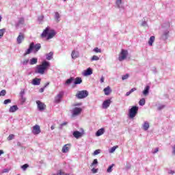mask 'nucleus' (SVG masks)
I'll return each instance as SVG.
<instances>
[{
    "instance_id": "nucleus-25",
    "label": "nucleus",
    "mask_w": 175,
    "mask_h": 175,
    "mask_svg": "<svg viewBox=\"0 0 175 175\" xmlns=\"http://www.w3.org/2000/svg\"><path fill=\"white\" fill-rule=\"evenodd\" d=\"M81 83H83V80L80 77H77L74 80V84L75 85H77V84H81Z\"/></svg>"
},
{
    "instance_id": "nucleus-59",
    "label": "nucleus",
    "mask_w": 175,
    "mask_h": 175,
    "mask_svg": "<svg viewBox=\"0 0 175 175\" xmlns=\"http://www.w3.org/2000/svg\"><path fill=\"white\" fill-rule=\"evenodd\" d=\"M49 85H50V83H49V82H47V83L44 85V88L46 89L47 87H49Z\"/></svg>"
},
{
    "instance_id": "nucleus-62",
    "label": "nucleus",
    "mask_w": 175,
    "mask_h": 175,
    "mask_svg": "<svg viewBox=\"0 0 175 175\" xmlns=\"http://www.w3.org/2000/svg\"><path fill=\"white\" fill-rule=\"evenodd\" d=\"M134 91H136V88H132L131 90H130V92H134Z\"/></svg>"
},
{
    "instance_id": "nucleus-42",
    "label": "nucleus",
    "mask_w": 175,
    "mask_h": 175,
    "mask_svg": "<svg viewBox=\"0 0 175 175\" xmlns=\"http://www.w3.org/2000/svg\"><path fill=\"white\" fill-rule=\"evenodd\" d=\"M28 62H29V59H25L23 62H22V64L25 66V65H28Z\"/></svg>"
},
{
    "instance_id": "nucleus-58",
    "label": "nucleus",
    "mask_w": 175,
    "mask_h": 175,
    "mask_svg": "<svg viewBox=\"0 0 175 175\" xmlns=\"http://www.w3.org/2000/svg\"><path fill=\"white\" fill-rule=\"evenodd\" d=\"M100 81V83H105V77H101Z\"/></svg>"
},
{
    "instance_id": "nucleus-44",
    "label": "nucleus",
    "mask_w": 175,
    "mask_h": 175,
    "mask_svg": "<svg viewBox=\"0 0 175 175\" xmlns=\"http://www.w3.org/2000/svg\"><path fill=\"white\" fill-rule=\"evenodd\" d=\"M20 96H24L25 95V90L24 89H22L19 94Z\"/></svg>"
},
{
    "instance_id": "nucleus-3",
    "label": "nucleus",
    "mask_w": 175,
    "mask_h": 175,
    "mask_svg": "<svg viewBox=\"0 0 175 175\" xmlns=\"http://www.w3.org/2000/svg\"><path fill=\"white\" fill-rule=\"evenodd\" d=\"M137 111H139V107L133 106L129 110V118H135L136 117V114H137Z\"/></svg>"
},
{
    "instance_id": "nucleus-35",
    "label": "nucleus",
    "mask_w": 175,
    "mask_h": 175,
    "mask_svg": "<svg viewBox=\"0 0 175 175\" xmlns=\"http://www.w3.org/2000/svg\"><path fill=\"white\" fill-rule=\"evenodd\" d=\"M98 165V159H94L93 162L91 164V167H96V165Z\"/></svg>"
},
{
    "instance_id": "nucleus-6",
    "label": "nucleus",
    "mask_w": 175,
    "mask_h": 175,
    "mask_svg": "<svg viewBox=\"0 0 175 175\" xmlns=\"http://www.w3.org/2000/svg\"><path fill=\"white\" fill-rule=\"evenodd\" d=\"M25 23V18L24 17H20L18 18V21L15 23L16 28H21Z\"/></svg>"
},
{
    "instance_id": "nucleus-63",
    "label": "nucleus",
    "mask_w": 175,
    "mask_h": 175,
    "mask_svg": "<svg viewBox=\"0 0 175 175\" xmlns=\"http://www.w3.org/2000/svg\"><path fill=\"white\" fill-rule=\"evenodd\" d=\"M16 146H18V147H21V142H17Z\"/></svg>"
},
{
    "instance_id": "nucleus-24",
    "label": "nucleus",
    "mask_w": 175,
    "mask_h": 175,
    "mask_svg": "<svg viewBox=\"0 0 175 175\" xmlns=\"http://www.w3.org/2000/svg\"><path fill=\"white\" fill-rule=\"evenodd\" d=\"M53 55H54V53L50 52L46 55V59L48 61H51V59H53Z\"/></svg>"
},
{
    "instance_id": "nucleus-17",
    "label": "nucleus",
    "mask_w": 175,
    "mask_h": 175,
    "mask_svg": "<svg viewBox=\"0 0 175 175\" xmlns=\"http://www.w3.org/2000/svg\"><path fill=\"white\" fill-rule=\"evenodd\" d=\"M40 81H42L41 79L39 78H35L32 80V84L33 85H40Z\"/></svg>"
},
{
    "instance_id": "nucleus-41",
    "label": "nucleus",
    "mask_w": 175,
    "mask_h": 175,
    "mask_svg": "<svg viewBox=\"0 0 175 175\" xmlns=\"http://www.w3.org/2000/svg\"><path fill=\"white\" fill-rule=\"evenodd\" d=\"M93 51H94V53H102V50L98 47L94 48Z\"/></svg>"
},
{
    "instance_id": "nucleus-5",
    "label": "nucleus",
    "mask_w": 175,
    "mask_h": 175,
    "mask_svg": "<svg viewBox=\"0 0 175 175\" xmlns=\"http://www.w3.org/2000/svg\"><path fill=\"white\" fill-rule=\"evenodd\" d=\"M126 57H128V51L125 49H122L118 57L119 61L121 62L124 61V59H126Z\"/></svg>"
},
{
    "instance_id": "nucleus-46",
    "label": "nucleus",
    "mask_w": 175,
    "mask_h": 175,
    "mask_svg": "<svg viewBox=\"0 0 175 175\" xmlns=\"http://www.w3.org/2000/svg\"><path fill=\"white\" fill-rule=\"evenodd\" d=\"M65 125H68V122H64L62 123V124H60V126H59V129H62V128H63L64 126H65Z\"/></svg>"
},
{
    "instance_id": "nucleus-11",
    "label": "nucleus",
    "mask_w": 175,
    "mask_h": 175,
    "mask_svg": "<svg viewBox=\"0 0 175 175\" xmlns=\"http://www.w3.org/2000/svg\"><path fill=\"white\" fill-rule=\"evenodd\" d=\"M36 104L38 106V109L40 111H43V110H44V107H46V105H44V103L40 102V100H37Z\"/></svg>"
},
{
    "instance_id": "nucleus-53",
    "label": "nucleus",
    "mask_w": 175,
    "mask_h": 175,
    "mask_svg": "<svg viewBox=\"0 0 175 175\" xmlns=\"http://www.w3.org/2000/svg\"><path fill=\"white\" fill-rule=\"evenodd\" d=\"M162 109H165V105H160L158 107V110H162Z\"/></svg>"
},
{
    "instance_id": "nucleus-8",
    "label": "nucleus",
    "mask_w": 175,
    "mask_h": 175,
    "mask_svg": "<svg viewBox=\"0 0 175 175\" xmlns=\"http://www.w3.org/2000/svg\"><path fill=\"white\" fill-rule=\"evenodd\" d=\"M84 135V129H81V132L79 131H75L72 133V135L75 137V139H80Z\"/></svg>"
},
{
    "instance_id": "nucleus-56",
    "label": "nucleus",
    "mask_w": 175,
    "mask_h": 175,
    "mask_svg": "<svg viewBox=\"0 0 175 175\" xmlns=\"http://www.w3.org/2000/svg\"><path fill=\"white\" fill-rule=\"evenodd\" d=\"M43 18H44V16H40L38 17V21H43Z\"/></svg>"
},
{
    "instance_id": "nucleus-27",
    "label": "nucleus",
    "mask_w": 175,
    "mask_h": 175,
    "mask_svg": "<svg viewBox=\"0 0 175 175\" xmlns=\"http://www.w3.org/2000/svg\"><path fill=\"white\" fill-rule=\"evenodd\" d=\"M142 126L144 130L148 131V128H150V123H148V122H144Z\"/></svg>"
},
{
    "instance_id": "nucleus-13",
    "label": "nucleus",
    "mask_w": 175,
    "mask_h": 175,
    "mask_svg": "<svg viewBox=\"0 0 175 175\" xmlns=\"http://www.w3.org/2000/svg\"><path fill=\"white\" fill-rule=\"evenodd\" d=\"M32 50H33V42H31L29 44V49H27V51L23 55L24 57H25V55H28V54H31V53H32Z\"/></svg>"
},
{
    "instance_id": "nucleus-55",
    "label": "nucleus",
    "mask_w": 175,
    "mask_h": 175,
    "mask_svg": "<svg viewBox=\"0 0 175 175\" xmlns=\"http://www.w3.org/2000/svg\"><path fill=\"white\" fill-rule=\"evenodd\" d=\"M172 154L175 155V144L172 146Z\"/></svg>"
},
{
    "instance_id": "nucleus-38",
    "label": "nucleus",
    "mask_w": 175,
    "mask_h": 175,
    "mask_svg": "<svg viewBox=\"0 0 175 175\" xmlns=\"http://www.w3.org/2000/svg\"><path fill=\"white\" fill-rule=\"evenodd\" d=\"M91 61H99V57L93 55V57L91 58Z\"/></svg>"
},
{
    "instance_id": "nucleus-10",
    "label": "nucleus",
    "mask_w": 175,
    "mask_h": 175,
    "mask_svg": "<svg viewBox=\"0 0 175 175\" xmlns=\"http://www.w3.org/2000/svg\"><path fill=\"white\" fill-rule=\"evenodd\" d=\"M40 132L41 131L40 125L36 124L34 126H33L32 133H33L34 135H39Z\"/></svg>"
},
{
    "instance_id": "nucleus-12",
    "label": "nucleus",
    "mask_w": 175,
    "mask_h": 175,
    "mask_svg": "<svg viewBox=\"0 0 175 175\" xmlns=\"http://www.w3.org/2000/svg\"><path fill=\"white\" fill-rule=\"evenodd\" d=\"M110 105H111V99L104 100V102L103 103V109H107L110 107Z\"/></svg>"
},
{
    "instance_id": "nucleus-32",
    "label": "nucleus",
    "mask_w": 175,
    "mask_h": 175,
    "mask_svg": "<svg viewBox=\"0 0 175 175\" xmlns=\"http://www.w3.org/2000/svg\"><path fill=\"white\" fill-rule=\"evenodd\" d=\"M59 18H61V16L59 15V13L55 12V20H56L57 23H59V21H60Z\"/></svg>"
},
{
    "instance_id": "nucleus-33",
    "label": "nucleus",
    "mask_w": 175,
    "mask_h": 175,
    "mask_svg": "<svg viewBox=\"0 0 175 175\" xmlns=\"http://www.w3.org/2000/svg\"><path fill=\"white\" fill-rule=\"evenodd\" d=\"M139 106H144L146 105V98H142L139 101Z\"/></svg>"
},
{
    "instance_id": "nucleus-57",
    "label": "nucleus",
    "mask_w": 175,
    "mask_h": 175,
    "mask_svg": "<svg viewBox=\"0 0 175 175\" xmlns=\"http://www.w3.org/2000/svg\"><path fill=\"white\" fill-rule=\"evenodd\" d=\"M2 173H9V169L3 170Z\"/></svg>"
},
{
    "instance_id": "nucleus-9",
    "label": "nucleus",
    "mask_w": 175,
    "mask_h": 175,
    "mask_svg": "<svg viewBox=\"0 0 175 175\" xmlns=\"http://www.w3.org/2000/svg\"><path fill=\"white\" fill-rule=\"evenodd\" d=\"M64 96V92H59V94L55 97V103H59Z\"/></svg>"
},
{
    "instance_id": "nucleus-36",
    "label": "nucleus",
    "mask_w": 175,
    "mask_h": 175,
    "mask_svg": "<svg viewBox=\"0 0 175 175\" xmlns=\"http://www.w3.org/2000/svg\"><path fill=\"white\" fill-rule=\"evenodd\" d=\"M20 98H21V102L22 105H23V103H25V101L27 100V98H25V96H20Z\"/></svg>"
},
{
    "instance_id": "nucleus-34",
    "label": "nucleus",
    "mask_w": 175,
    "mask_h": 175,
    "mask_svg": "<svg viewBox=\"0 0 175 175\" xmlns=\"http://www.w3.org/2000/svg\"><path fill=\"white\" fill-rule=\"evenodd\" d=\"M114 167V164H112L109 166V167L107 170V173H111L113 172V167Z\"/></svg>"
},
{
    "instance_id": "nucleus-7",
    "label": "nucleus",
    "mask_w": 175,
    "mask_h": 175,
    "mask_svg": "<svg viewBox=\"0 0 175 175\" xmlns=\"http://www.w3.org/2000/svg\"><path fill=\"white\" fill-rule=\"evenodd\" d=\"M81 111H83V109L80 107L74 108L72 111V117H76V116L81 114Z\"/></svg>"
},
{
    "instance_id": "nucleus-52",
    "label": "nucleus",
    "mask_w": 175,
    "mask_h": 175,
    "mask_svg": "<svg viewBox=\"0 0 175 175\" xmlns=\"http://www.w3.org/2000/svg\"><path fill=\"white\" fill-rule=\"evenodd\" d=\"M167 173H168V174L173 175V174H174L175 172L173 171L172 170H168Z\"/></svg>"
},
{
    "instance_id": "nucleus-16",
    "label": "nucleus",
    "mask_w": 175,
    "mask_h": 175,
    "mask_svg": "<svg viewBox=\"0 0 175 175\" xmlns=\"http://www.w3.org/2000/svg\"><path fill=\"white\" fill-rule=\"evenodd\" d=\"M92 73V68H88L83 72V76H91Z\"/></svg>"
},
{
    "instance_id": "nucleus-14",
    "label": "nucleus",
    "mask_w": 175,
    "mask_h": 175,
    "mask_svg": "<svg viewBox=\"0 0 175 175\" xmlns=\"http://www.w3.org/2000/svg\"><path fill=\"white\" fill-rule=\"evenodd\" d=\"M16 40H17L18 44H21V43L24 40V34H23L22 33H20L18 36L16 38Z\"/></svg>"
},
{
    "instance_id": "nucleus-26",
    "label": "nucleus",
    "mask_w": 175,
    "mask_h": 175,
    "mask_svg": "<svg viewBox=\"0 0 175 175\" xmlns=\"http://www.w3.org/2000/svg\"><path fill=\"white\" fill-rule=\"evenodd\" d=\"M36 64H38V58L33 57L30 59V62H29L30 65H36Z\"/></svg>"
},
{
    "instance_id": "nucleus-51",
    "label": "nucleus",
    "mask_w": 175,
    "mask_h": 175,
    "mask_svg": "<svg viewBox=\"0 0 175 175\" xmlns=\"http://www.w3.org/2000/svg\"><path fill=\"white\" fill-rule=\"evenodd\" d=\"M141 25L142 27H147V22L146 21H142Z\"/></svg>"
},
{
    "instance_id": "nucleus-23",
    "label": "nucleus",
    "mask_w": 175,
    "mask_h": 175,
    "mask_svg": "<svg viewBox=\"0 0 175 175\" xmlns=\"http://www.w3.org/2000/svg\"><path fill=\"white\" fill-rule=\"evenodd\" d=\"M17 110H18V107H17V105H13L10 107L9 111L10 113H14L17 111Z\"/></svg>"
},
{
    "instance_id": "nucleus-22",
    "label": "nucleus",
    "mask_w": 175,
    "mask_h": 175,
    "mask_svg": "<svg viewBox=\"0 0 175 175\" xmlns=\"http://www.w3.org/2000/svg\"><path fill=\"white\" fill-rule=\"evenodd\" d=\"M33 50L37 52L39 51V50H40L42 46L40 45V44H36L35 45V43L33 42Z\"/></svg>"
},
{
    "instance_id": "nucleus-20",
    "label": "nucleus",
    "mask_w": 175,
    "mask_h": 175,
    "mask_svg": "<svg viewBox=\"0 0 175 175\" xmlns=\"http://www.w3.org/2000/svg\"><path fill=\"white\" fill-rule=\"evenodd\" d=\"M103 133H105V128H101L96 131V136L97 137L102 136Z\"/></svg>"
},
{
    "instance_id": "nucleus-31",
    "label": "nucleus",
    "mask_w": 175,
    "mask_h": 175,
    "mask_svg": "<svg viewBox=\"0 0 175 175\" xmlns=\"http://www.w3.org/2000/svg\"><path fill=\"white\" fill-rule=\"evenodd\" d=\"M168 36H169V31L165 30L163 33V39H164V40H166Z\"/></svg>"
},
{
    "instance_id": "nucleus-61",
    "label": "nucleus",
    "mask_w": 175,
    "mask_h": 175,
    "mask_svg": "<svg viewBox=\"0 0 175 175\" xmlns=\"http://www.w3.org/2000/svg\"><path fill=\"white\" fill-rule=\"evenodd\" d=\"M132 93L131 92V91H129V92H127L126 93V96H129V95H131Z\"/></svg>"
},
{
    "instance_id": "nucleus-40",
    "label": "nucleus",
    "mask_w": 175,
    "mask_h": 175,
    "mask_svg": "<svg viewBox=\"0 0 175 175\" xmlns=\"http://www.w3.org/2000/svg\"><path fill=\"white\" fill-rule=\"evenodd\" d=\"M129 78V74H126L124 75H122V80H126Z\"/></svg>"
},
{
    "instance_id": "nucleus-48",
    "label": "nucleus",
    "mask_w": 175,
    "mask_h": 175,
    "mask_svg": "<svg viewBox=\"0 0 175 175\" xmlns=\"http://www.w3.org/2000/svg\"><path fill=\"white\" fill-rule=\"evenodd\" d=\"M4 105H8V104H9V103H12V100H10V99H6V100H4Z\"/></svg>"
},
{
    "instance_id": "nucleus-2",
    "label": "nucleus",
    "mask_w": 175,
    "mask_h": 175,
    "mask_svg": "<svg viewBox=\"0 0 175 175\" xmlns=\"http://www.w3.org/2000/svg\"><path fill=\"white\" fill-rule=\"evenodd\" d=\"M55 35H57L55 30L52 29L50 31L49 27H46L42 33L41 38H46L47 36V40H50V39H53Z\"/></svg>"
},
{
    "instance_id": "nucleus-50",
    "label": "nucleus",
    "mask_w": 175,
    "mask_h": 175,
    "mask_svg": "<svg viewBox=\"0 0 175 175\" xmlns=\"http://www.w3.org/2000/svg\"><path fill=\"white\" fill-rule=\"evenodd\" d=\"M158 151H159V148H156L154 150H153L152 151V154H157V152H158Z\"/></svg>"
},
{
    "instance_id": "nucleus-18",
    "label": "nucleus",
    "mask_w": 175,
    "mask_h": 175,
    "mask_svg": "<svg viewBox=\"0 0 175 175\" xmlns=\"http://www.w3.org/2000/svg\"><path fill=\"white\" fill-rule=\"evenodd\" d=\"M70 147V144L64 145L62 148V152H64V154L66 153V152H68Z\"/></svg>"
},
{
    "instance_id": "nucleus-28",
    "label": "nucleus",
    "mask_w": 175,
    "mask_h": 175,
    "mask_svg": "<svg viewBox=\"0 0 175 175\" xmlns=\"http://www.w3.org/2000/svg\"><path fill=\"white\" fill-rule=\"evenodd\" d=\"M155 42V36H150L149 40H148V44L149 46H152V44Z\"/></svg>"
},
{
    "instance_id": "nucleus-60",
    "label": "nucleus",
    "mask_w": 175,
    "mask_h": 175,
    "mask_svg": "<svg viewBox=\"0 0 175 175\" xmlns=\"http://www.w3.org/2000/svg\"><path fill=\"white\" fill-rule=\"evenodd\" d=\"M44 90H45V88L43 87V88H40V92H44Z\"/></svg>"
},
{
    "instance_id": "nucleus-1",
    "label": "nucleus",
    "mask_w": 175,
    "mask_h": 175,
    "mask_svg": "<svg viewBox=\"0 0 175 175\" xmlns=\"http://www.w3.org/2000/svg\"><path fill=\"white\" fill-rule=\"evenodd\" d=\"M51 64L49 62H47L46 60L43 61L41 64L38 65L36 67L35 69V73H37L38 75H44V72L49 68H50Z\"/></svg>"
},
{
    "instance_id": "nucleus-29",
    "label": "nucleus",
    "mask_w": 175,
    "mask_h": 175,
    "mask_svg": "<svg viewBox=\"0 0 175 175\" xmlns=\"http://www.w3.org/2000/svg\"><path fill=\"white\" fill-rule=\"evenodd\" d=\"M122 0H116V5L117 8H118V9H120V8H124V6H122Z\"/></svg>"
},
{
    "instance_id": "nucleus-39",
    "label": "nucleus",
    "mask_w": 175,
    "mask_h": 175,
    "mask_svg": "<svg viewBox=\"0 0 175 175\" xmlns=\"http://www.w3.org/2000/svg\"><path fill=\"white\" fill-rule=\"evenodd\" d=\"M118 146H113V147H112L110 150H109V152L111 153V154H113V152H114V151H116V150H117V148H118Z\"/></svg>"
},
{
    "instance_id": "nucleus-21",
    "label": "nucleus",
    "mask_w": 175,
    "mask_h": 175,
    "mask_svg": "<svg viewBox=\"0 0 175 175\" xmlns=\"http://www.w3.org/2000/svg\"><path fill=\"white\" fill-rule=\"evenodd\" d=\"M103 91L105 92V95L107 96L111 94V88H110V86H107V88H104Z\"/></svg>"
},
{
    "instance_id": "nucleus-45",
    "label": "nucleus",
    "mask_w": 175,
    "mask_h": 175,
    "mask_svg": "<svg viewBox=\"0 0 175 175\" xmlns=\"http://www.w3.org/2000/svg\"><path fill=\"white\" fill-rule=\"evenodd\" d=\"M29 165H28V164H24L23 165L21 166V169H23V170H27V168L29 167Z\"/></svg>"
},
{
    "instance_id": "nucleus-43",
    "label": "nucleus",
    "mask_w": 175,
    "mask_h": 175,
    "mask_svg": "<svg viewBox=\"0 0 175 175\" xmlns=\"http://www.w3.org/2000/svg\"><path fill=\"white\" fill-rule=\"evenodd\" d=\"M6 95V90H2L0 92V96H5Z\"/></svg>"
},
{
    "instance_id": "nucleus-37",
    "label": "nucleus",
    "mask_w": 175,
    "mask_h": 175,
    "mask_svg": "<svg viewBox=\"0 0 175 175\" xmlns=\"http://www.w3.org/2000/svg\"><path fill=\"white\" fill-rule=\"evenodd\" d=\"M5 29H0V39H2L3 35L5 34Z\"/></svg>"
},
{
    "instance_id": "nucleus-4",
    "label": "nucleus",
    "mask_w": 175,
    "mask_h": 175,
    "mask_svg": "<svg viewBox=\"0 0 175 175\" xmlns=\"http://www.w3.org/2000/svg\"><path fill=\"white\" fill-rule=\"evenodd\" d=\"M87 96H88V91L87 90L78 91L76 94V97L78 99H84V98H87Z\"/></svg>"
},
{
    "instance_id": "nucleus-49",
    "label": "nucleus",
    "mask_w": 175,
    "mask_h": 175,
    "mask_svg": "<svg viewBox=\"0 0 175 175\" xmlns=\"http://www.w3.org/2000/svg\"><path fill=\"white\" fill-rule=\"evenodd\" d=\"M13 139H14V135L13 134H10L8 137V140H13Z\"/></svg>"
},
{
    "instance_id": "nucleus-30",
    "label": "nucleus",
    "mask_w": 175,
    "mask_h": 175,
    "mask_svg": "<svg viewBox=\"0 0 175 175\" xmlns=\"http://www.w3.org/2000/svg\"><path fill=\"white\" fill-rule=\"evenodd\" d=\"M149 92H150V86L146 85L145 89L143 91V94L144 95H148Z\"/></svg>"
},
{
    "instance_id": "nucleus-54",
    "label": "nucleus",
    "mask_w": 175,
    "mask_h": 175,
    "mask_svg": "<svg viewBox=\"0 0 175 175\" xmlns=\"http://www.w3.org/2000/svg\"><path fill=\"white\" fill-rule=\"evenodd\" d=\"M92 173H98V169L92 168Z\"/></svg>"
},
{
    "instance_id": "nucleus-15",
    "label": "nucleus",
    "mask_w": 175,
    "mask_h": 175,
    "mask_svg": "<svg viewBox=\"0 0 175 175\" xmlns=\"http://www.w3.org/2000/svg\"><path fill=\"white\" fill-rule=\"evenodd\" d=\"M71 57L72 59H76V58H79L80 57V54L78 51H72L71 53Z\"/></svg>"
},
{
    "instance_id": "nucleus-64",
    "label": "nucleus",
    "mask_w": 175,
    "mask_h": 175,
    "mask_svg": "<svg viewBox=\"0 0 175 175\" xmlns=\"http://www.w3.org/2000/svg\"><path fill=\"white\" fill-rule=\"evenodd\" d=\"M2 154H4V152L3 150H0V157L2 155Z\"/></svg>"
},
{
    "instance_id": "nucleus-47",
    "label": "nucleus",
    "mask_w": 175,
    "mask_h": 175,
    "mask_svg": "<svg viewBox=\"0 0 175 175\" xmlns=\"http://www.w3.org/2000/svg\"><path fill=\"white\" fill-rule=\"evenodd\" d=\"M98 154H100V149L96 150L94 152L93 155H98Z\"/></svg>"
},
{
    "instance_id": "nucleus-19",
    "label": "nucleus",
    "mask_w": 175,
    "mask_h": 175,
    "mask_svg": "<svg viewBox=\"0 0 175 175\" xmlns=\"http://www.w3.org/2000/svg\"><path fill=\"white\" fill-rule=\"evenodd\" d=\"M73 81H75V77H71L66 81L64 85H70V84H72Z\"/></svg>"
}]
</instances>
